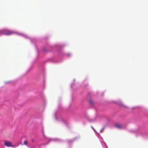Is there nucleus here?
I'll list each match as a JSON object with an SVG mask.
<instances>
[{
    "label": "nucleus",
    "instance_id": "nucleus-1",
    "mask_svg": "<svg viewBox=\"0 0 148 148\" xmlns=\"http://www.w3.org/2000/svg\"><path fill=\"white\" fill-rule=\"evenodd\" d=\"M5 145L7 147H13L11 142L8 141H4Z\"/></svg>",
    "mask_w": 148,
    "mask_h": 148
},
{
    "label": "nucleus",
    "instance_id": "nucleus-2",
    "mask_svg": "<svg viewBox=\"0 0 148 148\" xmlns=\"http://www.w3.org/2000/svg\"><path fill=\"white\" fill-rule=\"evenodd\" d=\"M14 33V32L13 31L11 30H7L4 34L6 35H10Z\"/></svg>",
    "mask_w": 148,
    "mask_h": 148
},
{
    "label": "nucleus",
    "instance_id": "nucleus-3",
    "mask_svg": "<svg viewBox=\"0 0 148 148\" xmlns=\"http://www.w3.org/2000/svg\"><path fill=\"white\" fill-rule=\"evenodd\" d=\"M115 127L118 128H122L121 125L119 124H117L115 125Z\"/></svg>",
    "mask_w": 148,
    "mask_h": 148
},
{
    "label": "nucleus",
    "instance_id": "nucleus-4",
    "mask_svg": "<svg viewBox=\"0 0 148 148\" xmlns=\"http://www.w3.org/2000/svg\"><path fill=\"white\" fill-rule=\"evenodd\" d=\"M89 103L90 104H91L92 105L94 104V102L92 101L91 100L89 101Z\"/></svg>",
    "mask_w": 148,
    "mask_h": 148
},
{
    "label": "nucleus",
    "instance_id": "nucleus-5",
    "mask_svg": "<svg viewBox=\"0 0 148 148\" xmlns=\"http://www.w3.org/2000/svg\"><path fill=\"white\" fill-rule=\"evenodd\" d=\"M27 141L26 140H25L24 142V145H27Z\"/></svg>",
    "mask_w": 148,
    "mask_h": 148
},
{
    "label": "nucleus",
    "instance_id": "nucleus-6",
    "mask_svg": "<svg viewBox=\"0 0 148 148\" xmlns=\"http://www.w3.org/2000/svg\"><path fill=\"white\" fill-rule=\"evenodd\" d=\"M104 129V128H103L101 129V130L100 131V132H103V130Z\"/></svg>",
    "mask_w": 148,
    "mask_h": 148
},
{
    "label": "nucleus",
    "instance_id": "nucleus-7",
    "mask_svg": "<svg viewBox=\"0 0 148 148\" xmlns=\"http://www.w3.org/2000/svg\"><path fill=\"white\" fill-rule=\"evenodd\" d=\"M92 127V129H93L94 130H95V129H94V128H93L92 126V127Z\"/></svg>",
    "mask_w": 148,
    "mask_h": 148
}]
</instances>
